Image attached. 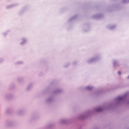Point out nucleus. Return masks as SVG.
Segmentation results:
<instances>
[{
	"mask_svg": "<svg viewBox=\"0 0 129 129\" xmlns=\"http://www.w3.org/2000/svg\"><path fill=\"white\" fill-rule=\"evenodd\" d=\"M128 95V94H125L124 96L122 97H118L117 98V100L118 101H124V100L126 99V97H127Z\"/></svg>",
	"mask_w": 129,
	"mask_h": 129,
	"instance_id": "f257e3e1",
	"label": "nucleus"
},
{
	"mask_svg": "<svg viewBox=\"0 0 129 129\" xmlns=\"http://www.w3.org/2000/svg\"><path fill=\"white\" fill-rule=\"evenodd\" d=\"M103 110H104V109L103 108H96L95 110V111H96V112L103 111Z\"/></svg>",
	"mask_w": 129,
	"mask_h": 129,
	"instance_id": "f03ea898",
	"label": "nucleus"
},
{
	"mask_svg": "<svg viewBox=\"0 0 129 129\" xmlns=\"http://www.w3.org/2000/svg\"><path fill=\"white\" fill-rule=\"evenodd\" d=\"M99 59V57H98L92 58L90 60L89 62H93V61H96V60H98Z\"/></svg>",
	"mask_w": 129,
	"mask_h": 129,
	"instance_id": "7ed1b4c3",
	"label": "nucleus"
},
{
	"mask_svg": "<svg viewBox=\"0 0 129 129\" xmlns=\"http://www.w3.org/2000/svg\"><path fill=\"white\" fill-rule=\"evenodd\" d=\"M86 90H89V91L92 90L93 89V87H90V86H88L86 87Z\"/></svg>",
	"mask_w": 129,
	"mask_h": 129,
	"instance_id": "20e7f679",
	"label": "nucleus"
},
{
	"mask_svg": "<svg viewBox=\"0 0 129 129\" xmlns=\"http://www.w3.org/2000/svg\"><path fill=\"white\" fill-rule=\"evenodd\" d=\"M85 118H86V115H83L80 116V119H85Z\"/></svg>",
	"mask_w": 129,
	"mask_h": 129,
	"instance_id": "39448f33",
	"label": "nucleus"
},
{
	"mask_svg": "<svg viewBox=\"0 0 129 129\" xmlns=\"http://www.w3.org/2000/svg\"><path fill=\"white\" fill-rule=\"evenodd\" d=\"M113 65L115 67L118 66V62H117L116 61H113Z\"/></svg>",
	"mask_w": 129,
	"mask_h": 129,
	"instance_id": "423d86ee",
	"label": "nucleus"
},
{
	"mask_svg": "<svg viewBox=\"0 0 129 129\" xmlns=\"http://www.w3.org/2000/svg\"><path fill=\"white\" fill-rule=\"evenodd\" d=\"M61 90L59 89L56 90L54 91V93H59V92H61Z\"/></svg>",
	"mask_w": 129,
	"mask_h": 129,
	"instance_id": "0eeeda50",
	"label": "nucleus"
},
{
	"mask_svg": "<svg viewBox=\"0 0 129 129\" xmlns=\"http://www.w3.org/2000/svg\"><path fill=\"white\" fill-rule=\"evenodd\" d=\"M25 43H26V39H23V42H21V45H24V44H25Z\"/></svg>",
	"mask_w": 129,
	"mask_h": 129,
	"instance_id": "6e6552de",
	"label": "nucleus"
},
{
	"mask_svg": "<svg viewBox=\"0 0 129 129\" xmlns=\"http://www.w3.org/2000/svg\"><path fill=\"white\" fill-rule=\"evenodd\" d=\"M128 0H123V3H126Z\"/></svg>",
	"mask_w": 129,
	"mask_h": 129,
	"instance_id": "1a4fd4ad",
	"label": "nucleus"
},
{
	"mask_svg": "<svg viewBox=\"0 0 129 129\" xmlns=\"http://www.w3.org/2000/svg\"><path fill=\"white\" fill-rule=\"evenodd\" d=\"M118 74H119V75H120V74H121V73L120 72V71H118Z\"/></svg>",
	"mask_w": 129,
	"mask_h": 129,
	"instance_id": "9d476101",
	"label": "nucleus"
}]
</instances>
